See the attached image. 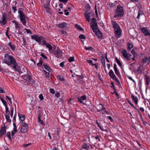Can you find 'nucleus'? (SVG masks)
<instances>
[{
  "mask_svg": "<svg viewBox=\"0 0 150 150\" xmlns=\"http://www.w3.org/2000/svg\"><path fill=\"white\" fill-rule=\"evenodd\" d=\"M67 24L65 23H63L58 25V26L62 28H63L67 26Z\"/></svg>",
  "mask_w": 150,
  "mask_h": 150,
  "instance_id": "obj_24",
  "label": "nucleus"
},
{
  "mask_svg": "<svg viewBox=\"0 0 150 150\" xmlns=\"http://www.w3.org/2000/svg\"><path fill=\"white\" fill-rule=\"evenodd\" d=\"M18 115L21 122H22L23 121L25 118V115H23L19 113H18Z\"/></svg>",
  "mask_w": 150,
  "mask_h": 150,
  "instance_id": "obj_21",
  "label": "nucleus"
},
{
  "mask_svg": "<svg viewBox=\"0 0 150 150\" xmlns=\"http://www.w3.org/2000/svg\"><path fill=\"white\" fill-rule=\"evenodd\" d=\"M85 9L86 10V11L88 12L90 10V6L89 4H87L85 7Z\"/></svg>",
  "mask_w": 150,
  "mask_h": 150,
  "instance_id": "obj_34",
  "label": "nucleus"
},
{
  "mask_svg": "<svg viewBox=\"0 0 150 150\" xmlns=\"http://www.w3.org/2000/svg\"><path fill=\"white\" fill-rule=\"evenodd\" d=\"M94 33L98 38H100L102 37V34L99 30H96Z\"/></svg>",
  "mask_w": 150,
  "mask_h": 150,
  "instance_id": "obj_20",
  "label": "nucleus"
},
{
  "mask_svg": "<svg viewBox=\"0 0 150 150\" xmlns=\"http://www.w3.org/2000/svg\"><path fill=\"white\" fill-rule=\"evenodd\" d=\"M16 65L13 66V68L16 71H18L19 73H22L23 72H26V71L27 70L26 68L25 67H23L22 68V70L21 69V68H20L18 66V64L17 63V64Z\"/></svg>",
  "mask_w": 150,
  "mask_h": 150,
  "instance_id": "obj_5",
  "label": "nucleus"
},
{
  "mask_svg": "<svg viewBox=\"0 0 150 150\" xmlns=\"http://www.w3.org/2000/svg\"><path fill=\"white\" fill-rule=\"evenodd\" d=\"M115 74L118 76L119 77H121L119 71L118 69L114 70Z\"/></svg>",
  "mask_w": 150,
  "mask_h": 150,
  "instance_id": "obj_30",
  "label": "nucleus"
},
{
  "mask_svg": "<svg viewBox=\"0 0 150 150\" xmlns=\"http://www.w3.org/2000/svg\"><path fill=\"white\" fill-rule=\"evenodd\" d=\"M77 79H79V80H81L82 79L83 76H81L77 75Z\"/></svg>",
  "mask_w": 150,
  "mask_h": 150,
  "instance_id": "obj_60",
  "label": "nucleus"
},
{
  "mask_svg": "<svg viewBox=\"0 0 150 150\" xmlns=\"http://www.w3.org/2000/svg\"><path fill=\"white\" fill-rule=\"evenodd\" d=\"M6 132L5 127H1L0 131V137L2 136Z\"/></svg>",
  "mask_w": 150,
  "mask_h": 150,
  "instance_id": "obj_19",
  "label": "nucleus"
},
{
  "mask_svg": "<svg viewBox=\"0 0 150 150\" xmlns=\"http://www.w3.org/2000/svg\"><path fill=\"white\" fill-rule=\"evenodd\" d=\"M90 13L86 11L84 14L85 18L88 22L90 21Z\"/></svg>",
  "mask_w": 150,
  "mask_h": 150,
  "instance_id": "obj_18",
  "label": "nucleus"
},
{
  "mask_svg": "<svg viewBox=\"0 0 150 150\" xmlns=\"http://www.w3.org/2000/svg\"><path fill=\"white\" fill-rule=\"evenodd\" d=\"M42 58H40V59L39 60V62L37 64V65L38 67H40L43 64V61L41 60Z\"/></svg>",
  "mask_w": 150,
  "mask_h": 150,
  "instance_id": "obj_35",
  "label": "nucleus"
},
{
  "mask_svg": "<svg viewBox=\"0 0 150 150\" xmlns=\"http://www.w3.org/2000/svg\"><path fill=\"white\" fill-rule=\"evenodd\" d=\"M111 23L114 28L116 36L117 37L120 36L121 34V30L119 25L115 21H112Z\"/></svg>",
  "mask_w": 150,
  "mask_h": 150,
  "instance_id": "obj_3",
  "label": "nucleus"
},
{
  "mask_svg": "<svg viewBox=\"0 0 150 150\" xmlns=\"http://www.w3.org/2000/svg\"><path fill=\"white\" fill-rule=\"evenodd\" d=\"M8 45L10 47L11 50L13 51H14L16 48L15 46L13 45H12L11 42L8 43Z\"/></svg>",
  "mask_w": 150,
  "mask_h": 150,
  "instance_id": "obj_28",
  "label": "nucleus"
},
{
  "mask_svg": "<svg viewBox=\"0 0 150 150\" xmlns=\"http://www.w3.org/2000/svg\"><path fill=\"white\" fill-rule=\"evenodd\" d=\"M110 87L113 88V89L114 90V91L113 92H112V94H115V95L117 96H118L119 95L116 91V89L115 88L114 85H112V86H110Z\"/></svg>",
  "mask_w": 150,
  "mask_h": 150,
  "instance_id": "obj_26",
  "label": "nucleus"
},
{
  "mask_svg": "<svg viewBox=\"0 0 150 150\" xmlns=\"http://www.w3.org/2000/svg\"><path fill=\"white\" fill-rule=\"evenodd\" d=\"M140 30L145 35H150V33L146 28H145V27H143L141 28Z\"/></svg>",
  "mask_w": 150,
  "mask_h": 150,
  "instance_id": "obj_14",
  "label": "nucleus"
},
{
  "mask_svg": "<svg viewBox=\"0 0 150 150\" xmlns=\"http://www.w3.org/2000/svg\"><path fill=\"white\" fill-rule=\"evenodd\" d=\"M131 98H132L134 102L137 105L138 100L137 97L134 96L133 94H132Z\"/></svg>",
  "mask_w": 150,
  "mask_h": 150,
  "instance_id": "obj_22",
  "label": "nucleus"
},
{
  "mask_svg": "<svg viewBox=\"0 0 150 150\" xmlns=\"http://www.w3.org/2000/svg\"><path fill=\"white\" fill-rule=\"evenodd\" d=\"M147 60H148V59L147 57H145L143 58L142 59V62L144 64L146 63Z\"/></svg>",
  "mask_w": 150,
  "mask_h": 150,
  "instance_id": "obj_36",
  "label": "nucleus"
},
{
  "mask_svg": "<svg viewBox=\"0 0 150 150\" xmlns=\"http://www.w3.org/2000/svg\"><path fill=\"white\" fill-rule=\"evenodd\" d=\"M25 30L26 31V32L28 33H30L31 34H32V32L29 29H27V28H25Z\"/></svg>",
  "mask_w": 150,
  "mask_h": 150,
  "instance_id": "obj_57",
  "label": "nucleus"
},
{
  "mask_svg": "<svg viewBox=\"0 0 150 150\" xmlns=\"http://www.w3.org/2000/svg\"><path fill=\"white\" fill-rule=\"evenodd\" d=\"M0 23L1 25H4L6 23V15L3 14L0 20Z\"/></svg>",
  "mask_w": 150,
  "mask_h": 150,
  "instance_id": "obj_12",
  "label": "nucleus"
},
{
  "mask_svg": "<svg viewBox=\"0 0 150 150\" xmlns=\"http://www.w3.org/2000/svg\"><path fill=\"white\" fill-rule=\"evenodd\" d=\"M12 22L15 24V28L16 29H21V25L20 24L18 23V22L16 21H12Z\"/></svg>",
  "mask_w": 150,
  "mask_h": 150,
  "instance_id": "obj_16",
  "label": "nucleus"
},
{
  "mask_svg": "<svg viewBox=\"0 0 150 150\" xmlns=\"http://www.w3.org/2000/svg\"><path fill=\"white\" fill-rule=\"evenodd\" d=\"M99 105L101 106V107L99 109L98 108H96V109L98 112H102V110H103V112H102V114H104L105 113L107 114H108V112L105 110V108L103 105L101 104H99Z\"/></svg>",
  "mask_w": 150,
  "mask_h": 150,
  "instance_id": "obj_10",
  "label": "nucleus"
},
{
  "mask_svg": "<svg viewBox=\"0 0 150 150\" xmlns=\"http://www.w3.org/2000/svg\"><path fill=\"white\" fill-rule=\"evenodd\" d=\"M38 121L40 124L43 125V124L44 123L43 121L41 120V119L38 120Z\"/></svg>",
  "mask_w": 150,
  "mask_h": 150,
  "instance_id": "obj_64",
  "label": "nucleus"
},
{
  "mask_svg": "<svg viewBox=\"0 0 150 150\" xmlns=\"http://www.w3.org/2000/svg\"><path fill=\"white\" fill-rule=\"evenodd\" d=\"M79 38L82 39H85L86 38L82 34L80 35L79 36Z\"/></svg>",
  "mask_w": 150,
  "mask_h": 150,
  "instance_id": "obj_56",
  "label": "nucleus"
},
{
  "mask_svg": "<svg viewBox=\"0 0 150 150\" xmlns=\"http://www.w3.org/2000/svg\"><path fill=\"white\" fill-rule=\"evenodd\" d=\"M131 52L132 54L134 55H137V54L135 52L134 50V49H132L131 51Z\"/></svg>",
  "mask_w": 150,
  "mask_h": 150,
  "instance_id": "obj_54",
  "label": "nucleus"
},
{
  "mask_svg": "<svg viewBox=\"0 0 150 150\" xmlns=\"http://www.w3.org/2000/svg\"><path fill=\"white\" fill-rule=\"evenodd\" d=\"M42 42L43 44L42 45L43 46L45 45L46 47L49 49V51L52 50V47L50 44L47 42L46 41L44 40L42 41Z\"/></svg>",
  "mask_w": 150,
  "mask_h": 150,
  "instance_id": "obj_11",
  "label": "nucleus"
},
{
  "mask_svg": "<svg viewBox=\"0 0 150 150\" xmlns=\"http://www.w3.org/2000/svg\"><path fill=\"white\" fill-rule=\"evenodd\" d=\"M96 123L97 124L99 128L102 131H104V130L103 129V127H101V126L100 125L97 120H96Z\"/></svg>",
  "mask_w": 150,
  "mask_h": 150,
  "instance_id": "obj_38",
  "label": "nucleus"
},
{
  "mask_svg": "<svg viewBox=\"0 0 150 150\" xmlns=\"http://www.w3.org/2000/svg\"><path fill=\"white\" fill-rule=\"evenodd\" d=\"M31 37L32 39L35 40L36 41L38 42L40 45L41 44V40L42 41L43 40H44V39H43V37L42 36H39L37 35H33L31 36Z\"/></svg>",
  "mask_w": 150,
  "mask_h": 150,
  "instance_id": "obj_7",
  "label": "nucleus"
},
{
  "mask_svg": "<svg viewBox=\"0 0 150 150\" xmlns=\"http://www.w3.org/2000/svg\"><path fill=\"white\" fill-rule=\"evenodd\" d=\"M143 12L142 11L140 10L139 11L138 14V16L137 17V18L138 19H139L140 18V16H142L143 15Z\"/></svg>",
  "mask_w": 150,
  "mask_h": 150,
  "instance_id": "obj_32",
  "label": "nucleus"
},
{
  "mask_svg": "<svg viewBox=\"0 0 150 150\" xmlns=\"http://www.w3.org/2000/svg\"><path fill=\"white\" fill-rule=\"evenodd\" d=\"M115 59L116 60V62H117L118 65L120 67H121L122 66V64L120 62V61L118 59L117 57L115 58Z\"/></svg>",
  "mask_w": 150,
  "mask_h": 150,
  "instance_id": "obj_42",
  "label": "nucleus"
},
{
  "mask_svg": "<svg viewBox=\"0 0 150 150\" xmlns=\"http://www.w3.org/2000/svg\"><path fill=\"white\" fill-rule=\"evenodd\" d=\"M30 76L28 74L22 76L23 78L25 80L28 81L29 79H30Z\"/></svg>",
  "mask_w": 150,
  "mask_h": 150,
  "instance_id": "obj_27",
  "label": "nucleus"
},
{
  "mask_svg": "<svg viewBox=\"0 0 150 150\" xmlns=\"http://www.w3.org/2000/svg\"><path fill=\"white\" fill-rule=\"evenodd\" d=\"M50 93L52 94H54L55 93V91L53 89L50 88Z\"/></svg>",
  "mask_w": 150,
  "mask_h": 150,
  "instance_id": "obj_50",
  "label": "nucleus"
},
{
  "mask_svg": "<svg viewBox=\"0 0 150 150\" xmlns=\"http://www.w3.org/2000/svg\"><path fill=\"white\" fill-rule=\"evenodd\" d=\"M55 96L57 98L59 97L60 96V94L59 93L57 92L56 93Z\"/></svg>",
  "mask_w": 150,
  "mask_h": 150,
  "instance_id": "obj_62",
  "label": "nucleus"
},
{
  "mask_svg": "<svg viewBox=\"0 0 150 150\" xmlns=\"http://www.w3.org/2000/svg\"><path fill=\"white\" fill-rule=\"evenodd\" d=\"M45 69L49 72L51 71V69L49 66H48L46 64L44 63L43 64Z\"/></svg>",
  "mask_w": 150,
  "mask_h": 150,
  "instance_id": "obj_23",
  "label": "nucleus"
},
{
  "mask_svg": "<svg viewBox=\"0 0 150 150\" xmlns=\"http://www.w3.org/2000/svg\"><path fill=\"white\" fill-rule=\"evenodd\" d=\"M65 14L67 16H68L69 14V12L67 10H65L64 11Z\"/></svg>",
  "mask_w": 150,
  "mask_h": 150,
  "instance_id": "obj_61",
  "label": "nucleus"
},
{
  "mask_svg": "<svg viewBox=\"0 0 150 150\" xmlns=\"http://www.w3.org/2000/svg\"><path fill=\"white\" fill-rule=\"evenodd\" d=\"M69 0H59L60 2H63L64 4H66Z\"/></svg>",
  "mask_w": 150,
  "mask_h": 150,
  "instance_id": "obj_58",
  "label": "nucleus"
},
{
  "mask_svg": "<svg viewBox=\"0 0 150 150\" xmlns=\"http://www.w3.org/2000/svg\"><path fill=\"white\" fill-rule=\"evenodd\" d=\"M76 28L78 30H83V28L81 27L77 24H76L75 25Z\"/></svg>",
  "mask_w": 150,
  "mask_h": 150,
  "instance_id": "obj_40",
  "label": "nucleus"
},
{
  "mask_svg": "<svg viewBox=\"0 0 150 150\" xmlns=\"http://www.w3.org/2000/svg\"><path fill=\"white\" fill-rule=\"evenodd\" d=\"M127 44V49L128 50H130L133 47V45L129 43V42H128Z\"/></svg>",
  "mask_w": 150,
  "mask_h": 150,
  "instance_id": "obj_31",
  "label": "nucleus"
},
{
  "mask_svg": "<svg viewBox=\"0 0 150 150\" xmlns=\"http://www.w3.org/2000/svg\"><path fill=\"white\" fill-rule=\"evenodd\" d=\"M85 49L86 50H92L93 49V48L91 46L89 47H85Z\"/></svg>",
  "mask_w": 150,
  "mask_h": 150,
  "instance_id": "obj_46",
  "label": "nucleus"
},
{
  "mask_svg": "<svg viewBox=\"0 0 150 150\" xmlns=\"http://www.w3.org/2000/svg\"><path fill=\"white\" fill-rule=\"evenodd\" d=\"M6 111L5 113L6 114L5 115H9L10 114V111L9 110L8 108V107L6 108Z\"/></svg>",
  "mask_w": 150,
  "mask_h": 150,
  "instance_id": "obj_37",
  "label": "nucleus"
},
{
  "mask_svg": "<svg viewBox=\"0 0 150 150\" xmlns=\"http://www.w3.org/2000/svg\"><path fill=\"white\" fill-rule=\"evenodd\" d=\"M74 58L73 57H71L69 59L68 61L69 62H71L74 61Z\"/></svg>",
  "mask_w": 150,
  "mask_h": 150,
  "instance_id": "obj_47",
  "label": "nucleus"
},
{
  "mask_svg": "<svg viewBox=\"0 0 150 150\" xmlns=\"http://www.w3.org/2000/svg\"><path fill=\"white\" fill-rule=\"evenodd\" d=\"M139 115L140 119L142 121L143 120H144L143 119V117H142V115L141 113L140 112H139Z\"/></svg>",
  "mask_w": 150,
  "mask_h": 150,
  "instance_id": "obj_49",
  "label": "nucleus"
},
{
  "mask_svg": "<svg viewBox=\"0 0 150 150\" xmlns=\"http://www.w3.org/2000/svg\"><path fill=\"white\" fill-rule=\"evenodd\" d=\"M128 103L130 104V105L134 108L135 109L137 110V109L136 108L134 107V106L133 105V104H132L130 102V101L129 100H128Z\"/></svg>",
  "mask_w": 150,
  "mask_h": 150,
  "instance_id": "obj_51",
  "label": "nucleus"
},
{
  "mask_svg": "<svg viewBox=\"0 0 150 150\" xmlns=\"http://www.w3.org/2000/svg\"><path fill=\"white\" fill-rule=\"evenodd\" d=\"M28 81L29 82V83L30 84H32L35 83V81L31 79V77L30 79L28 80Z\"/></svg>",
  "mask_w": 150,
  "mask_h": 150,
  "instance_id": "obj_43",
  "label": "nucleus"
},
{
  "mask_svg": "<svg viewBox=\"0 0 150 150\" xmlns=\"http://www.w3.org/2000/svg\"><path fill=\"white\" fill-rule=\"evenodd\" d=\"M53 52L54 54L57 55L58 57H60L62 55V52L60 49H57V50H53Z\"/></svg>",
  "mask_w": 150,
  "mask_h": 150,
  "instance_id": "obj_13",
  "label": "nucleus"
},
{
  "mask_svg": "<svg viewBox=\"0 0 150 150\" xmlns=\"http://www.w3.org/2000/svg\"><path fill=\"white\" fill-rule=\"evenodd\" d=\"M40 56L42 57L43 59H47V57L45 55L43 54L42 53L40 54Z\"/></svg>",
  "mask_w": 150,
  "mask_h": 150,
  "instance_id": "obj_48",
  "label": "nucleus"
},
{
  "mask_svg": "<svg viewBox=\"0 0 150 150\" xmlns=\"http://www.w3.org/2000/svg\"><path fill=\"white\" fill-rule=\"evenodd\" d=\"M61 34H62L66 36L67 34V33L66 31L65 30H62L61 32Z\"/></svg>",
  "mask_w": 150,
  "mask_h": 150,
  "instance_id": "obj_55",
  "label": "nucleus"
},
{
  "mask_svg": "<svg viewBox=\"0 0 150 150\" xmlns=\"http://www.w3.org/2000/svg\"><path fill=\"white\" fill-rule=\"evenodd\" d=\"M82 149H85L86 150H88L89 146L86 143L83 144L81 146Z\"/></svg>",
  "mask_w": 150,
  "mask_h": 150,
  "instance_id": "obj_25",
  "label": "nucleus"
},
{
  "mask_svg": "<svg viewBox=\"0 0 150 150\" xmlns=\"http://www.w3.org/2000/svg\"><path fill=\"white\" fill-rule=\"evenodd\" d=\"M96 19L95 18H93L91 19V22L93 23H96Z\"/></svg>",
  "mask_w": 150,
  "mask_h": 150,
  "instance_id": "obj_63",
  "label": "nucleus"
},
{
  "mask_svg": "<svg viewBox=\"0 0 150 150\" xmlns=\"http://www.w3.org/2000/svg\"><path fill=\"white\" fill-rule=\"evenodd\" d=\"M57 78L61 81H63L64 80V78L63 76H62L58 75L57 76Z\"/></svg>",
  "mask_w": 150,
  "mask_h": 150,
  "instance_id": "obj_41",
  "label": "nucleus"
},
{
  "mask_svg": "<svg viewBox=\"0 0 150 150\" xmlns=\"http://www.w3.org/2000/svg\"><path fill=\"white\" fill-rule=\"evenodd\" d=\"M0 98L3 104L5 106V108L7 107V104L6 101L3 98Z\"/></svg>",
  "mask_w": 150,
  "mask_h": 150,
  "instance_id": "obj_29",
  "label": "nucleus"
},
{
  "mask_svg": "<svg viewBox=\"0 0 150 150\" xmlns=\"http://www.w3.org/2000/svg\"><path fill=\"white\" fill-rule=\"evenodd\" d=\"M5 117H6V121L8 122H10L11 121V119L10 118L9 116L7 115H5Z\"/></svg>",
  "mask_w": 150,
  "mask_h": 150,
  "instance_id": "obj_39",
  "label": "nucleus"
},
{
  "mask_svg": "<svg viewBox=\"0 0 150 150\" xmlns=\"http://www.w3.org/2000/svg\"><path fill=\"white\" fill-rule=\"evenodd\" d=\"M7 136L8 137V138L10 140H11V133L9 132H8L6 134Z\"/></svg>",
  "mask_w": 150,
  "mask_h": 150,
  "instance_id": "obj_44",
  "label": "nucleus"
},
{
  "mask_svg": "<svg viewBox=\"0 0 150 150\" xmlns=\"http://www.w3.org/2000/svg\"><path fill=\"white\" fill-rule=\"evenodd\" d=\"M145 76L146 79V84H149V77L147 75H145Z\"/></svg>",
  "mask_w": 150,
  "mask_h": 150,
  "instance_id": "obj_33",
  "label": "nucleus"
},
{
  "mask_svg": "<svg viewBox=\"0 0 150 150\" xmlns=\"http://www.w3.org/2000/svg\"><path fill=\"white\" fill-rule=\"evenodd\" d=\"M115 14L114 18H119L122 16L124 14V10L123 7L120 5H118L115 11Z\"/></svg>",
  "mask_w": 150,
  "mask_h": 150,
  "instance_id": "obj_2",
  "label": "nucleus"
},
{
  "mask_svg": "<svg viewBox=\"0 0 150 150\" xmlns=\"http://www.w3.org/2000/svg\"><path fill=\"white\" fill-rule=\"evenodd\" d=\"M64 62H61L59 64L60 66L62 67L63 68L64 67Z\"/></svg>",
  "mask_w": 150,
  "mask_h": 150,
  "instance_id": "obj_59",
  "label": "nucleus"
},
{
  "mask_svg": "<svg viewBox=\"0 0 150 150\" xmlns=\"http://www.w3.org/2000/svg\"><path fill=\"white\" fill-rule=\"evenodd\" d=\"M121 53L123 57L127 60L130 61L131 59L130 57L132 55L127 52V51L125 50H123L122 51Z\"/></svg>",
  "mask_w": 150,
  "mask_h": 150,
  "instance_id": "obj_6",
  "label": "nucleus"
},
{
  "mask_svg": "<svg viewBox=\"0 0 150 150\" xmlns=\"http://www.w3.org/2000/svg\"><path fill=\"white\" fill-rule=\"evenodd\" d=\"M91 28L93 30V32H95L96 30H98L97 24L96 23H93L92 25H91Z\"/></svg>",
  "mask_w": 150,
  "mask_h": 150,
  "instance_id": "obj_17",
  "label": "nucleus"
},
{
  "mask_svg": "<svg viewBox=\"0 0 150 150\" xmlns=\"http://www.w3.org/2000/svg\"><path fill=\"white\" fill-rule=\"evenodd\" d=\"M39 97L41 101H42L44 99L43 96L42 94H40L39 96Z\"/></svg>",
  "mask_w": 150,
  "mask_h": 150,
  "instance_id": "obj_52",
  "label": "nucleus"
},
{
  "mask_svg": "<svg viewBox=\"0 0 150 150\" xmlns=\"http://www.w3.org/2000/svg\"><path fill=\"white\" fill-rule=\"evenodd\" d=\"M109 75L110 77L112 79L115 80L118 84H120V82L118 79L116 77L115 75L114 74L113 71L111 69L109 72Z\"/></svg>",
  "mask_w": 150,
  "mask_h": 150,
  "instance_id": "obj_9",
  "label": "nucleus"
},
{
  "mask_svg": "<svg viewBox=\"0 0 150 150\" xmlns=\"http://www.w3.org/2000/svg\"><path fill=\"white\" fill-rule=\"evenodd\" d=\"M28 129V124L25 122H23L22 125L20 132L23 133H25L27 131Z\"/></svg>",
  "mask_w": 150,
  "mask_h": 150,
  "instance_id": "obj_8",
  "label": "nucleus"
},
{
  "mask_svg": "<svg viewBox=\"0 0 150 150\" xmlns=\"http://www.w3.org/2000/svg\"><path fill=\"white\" fill-rule=\"evenodd\" d=\"M50 0H48L47 1V4L45 5H44L45 8V9L47 13H50V8L48 7V6L50 4Z\"/></svg>",
  "mask_w": 150,
  "mask_h": 150,
  "instance_id": "obj_15",
  "label": "nucleus"
},
{
  "mask_svg": "<svg viewBox=\"0 0 150 150\" xmlns=\"http://www.w3.org/2000/svg\"><path fill=\"white\" fill-rule=\"evenodd\" d=\"M4 62L8 65H11L12 67L16 66L17 63L14 57L11 55L6 54L5 55Z\"/></svg>",
  "mask_w": 150,
  "mask_h": 150,
  "instance_id": "obj_1",
  "label": "nucleus"
},
{
  "mask_svg": "<svg viewBox=\"0 0 150 150\" xmlns=\"http://www.w3.org/2000/svg\"><path fill=\"white\" fill-rule=\"evenodd\" d=\"M16 7V6H13L12 7V9L13 11V13H15L17 11Z\"/></svg>",
  "mask_w": 150,
  "mask_h": 150,
  "instance_id": "obj_53",
  "label": "nucleus"
},
{
  "mask_svg": "<svg viewBox=\"0 0 150 150\" xmlns=\"http://www.w3.org/2000/svg\"><path fill=\"white\" fill-rule=\"evenodd\" d=\"M79 98L80 99H81L82 100H85L86 99V96L83 95V96H81Z\"/></svg>",
  "mask_w": 150,
  "mask_h": 150,
  "instance_id": "obj_45",
  "label": "nucleus"
},
{
  "mask_svg": "<svg viewBox=\"0 0 150 150\" xmlns=\"http://www.w3.org/2000/svg\"><path fill=\"white\" fill-rule=\"evenodd\" d=\"M21 8H19L18 11L19 14V16L20 17V21L24 25H26L27 22L25 19L27 17L23 13V12L21 10Z\"/></svg>",
  "mask_w": 150,
  "mask_h": 150,
  "instance_id": "obj_4",
  "label": "nucleus"
}]
</instances>
